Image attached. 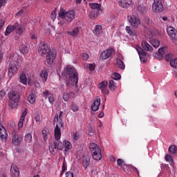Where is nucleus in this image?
Here are the masks:
<instances>
[{
	"instance_id": "9b49d317",
	"label": "nucleus",
	"mask_w": 177,
	"mask_h": 177,
	"mask_svg": "<svg viewBox=\"0 0 177 177\" xmlns=\"http://www.w3.org/2000/svg\"><path fill=\"white\" fill-rule=\"evenodd\" d=\"M10 175L12 177H19L20 176V171L18 167L15 164L11 165Z\"/></svg>"
},
{
	"instance_id": "4c0bfd02",
	"label": "nucleus",
	"mask_w": 177,
	"mask_h": 177,
	"mask_svg": "<svg viewBox=\"0 0 177 177\" xmlns=\"http://www.w3.org/2000/svg\"><path fill=\"white\" fill-rule=\"evenodd\" d=\"M89 6H90V8L93 10L95 9L99 10L100 8V5L97 3H90Z\"/></svg>"
},
{
	"instance_id": "a18cd8bd",
	"label": "nucleus",
	"mask_w": 177,
	"mask_h": 177,
	"mask_svg": "<svg viewBox=\"0 0 177 177\" xmlns=\"http://www.w3.org/2000/svg\"><path fill=\"white\" fill-rule=\"evenodd\" d=\"M108 82L106 81L102 82L99 84L100 88H104L107 87Z\"/></svg>"
},
{
	"instance_id": "de8ad7c7",
	"label": "nucleus",
	"mask_w": 177,
	"mask_h": 177,
	"mask_svg": "<svg viewBox=\"0 0 177 177\" xmlns=\"http://www.w3.org/2000/svg\"><path fill=\"white\" fill-rule=\"evenodd\" d=\"M41 133H42V136H43L44 140V141H47V140H48V135H47L46 130H42L41 131Z\"/></svg>"
},
{
	"instance_id": "79ce46f5",
	"label": "nucleus",
	"mask_w": 177,
	"mask_h": 177,
	"mask_svg": "<svg viewBox=\"0 0 177 177\" xmlns=\"http://www.w3.org/2000/svg\"><path fill=\"white\" fill-rule=\"evenodd\" d=\"M89 148L91 149V150L92 151H94L96 149H100L98 147V146L96 144H95V143H91L90 145H89Z\"/></svg>"
},
{
	"instance_id": "1a4fd4ad",
	"label": "nucleus",
	"mask_w": 177,
	"mask_h": 177,
	"mask_svg": "<svg viewBox=\"0 0 177 177\" xmlns=\"http://www.w3.org/2000/svg\"><path fill=\"white\" fill-rule=\"evenodd\" d=\"M75 11L74 10H68L66 12V24L71 23L73 19H75Z\"/></svg>"
},
{
	"instance_id": "f257e3e1",
	"label": "nucleus",
	"mask_w": 177,
	"mask_h": 177,
	"mask_svg": "<svg viewBox=\"0 0 177 177\" xmlns=\"http://www.w3.org/2000/svg\"><path fill=\"white\" fill-rule=\"evenodd\" d=\"M62 75L68 77V82L66 83L67 86H72L78 88V72H77L75 68L71 65L66 66L62 73Z\"/></svg>"
},
{
	"instance_id": "c03bdc74",
	"label": "nucleus",
	"mask_w": 177,
	"mask_h": 177,
	"mask_svg": "<svg viewBox=\"0 0 177 177\" xmlns=\"http://www.w3.org/2000/svg\"><path fill=\"white\" fill-rule=\"evenodd\" d=\"M137 10H138V12H140V13L143 14L145 12V7L144 6L138 5V7H137Z\"/></svg>"
},
{
	"instance_id": "603ef678",
	"label": "nucleus",
	"mask_w": 177,
	"mask_h": 177,
	"mask_svg": "<svg viewBox=\"0 0 177 177\" xmlns=\"http://www.w3.org/2000/svg\"><path fill=\"white\" fill-rule=\"evenodd\" d=\"M20 51L23 54L27 53L28 52V46H24L21 48H20Z\"/></svg>"
},
{
	"instance_id": "680f3d73",
	"label": "nucleus",
	"mask_w": 177,
	"mask_h": 177,
	"mask_svg": "<svg viewBox=\"0 0 177 177\" xmlns=\"http://www.w3.org/2000/svg\"><path fill=\"white\" fill-rule=\"evenodd\" d=\"M102 94H109V91L106 90V88H100Z\"/></svg>"
},
{
	"instance_id": "4be33fe9",
	"label": "nucleus",
	"mask_w": 177,
	"mask_h": 177,
	"mask_svg": "<svg viewBox=\"0 0 177 177\" xmlns=\"http://www.w3.org/2000/svg\"><path fill=\"white\" fill-rule=\"evenodd\" d=\"M93 32L96 37H100L102 33V27L101 25H96Z\"/></svg>"
},
{
	"instance_id": "e433bc0d",
	"label": "nucleus",
	"mask_w": 177,
	"mask_h": 177,
	"mask_svg": "<svg viewBox=\"0 0 177 177\" xmlns=\"http://www.w3.org/2000/svg\"><path fill=\"white\" fill-rule=\"evenodd\" d=\"M64 148L71 150L73 148L72 144L69 141H64Z\"/></svg>"
},
{
	"instance_id": "39448f33",
	"label": "nucleus",
	"mask_w": 177,
	"mask_h": 177,
	"mask_svg": "<svg viewBox=\"0 0 177 177\" xmlns=\"http://www.w3.org/2000/svg\"><path fill=\"white\" fill-rule=\"evenodd\" d=\"M128 21H129L130 24L133 26L134 28H138L140 25V20L138 17L131 15L128 16Z\"/></svg>"
},
{
	"instance_id": "bb28decb",
	"label": "nucleus",
	"mask_w": 177,
	"mask_h": 177,
	"mask_svg": "<svg viewBox=\"0 0 177 177\" xmlns=\"http://www.w3.org/2000/svg\"><path fill=\"white\" fill-rule=\"evenodd\" d=\"M14 30H15V24L14 25H8L6 32H5V35L6 36H8L11 32H12Z\"/></svg>"
},
{
	"instance_id": "37998d69",
	"label": "nucleus",
	"mask_w": 177,
	"mask_h": 177,
	"mask_svg": "<svg viewBox=\"0 0 177 177\" xmlns=\"http://www.w3.org/2000/svg\"><path fill=\"white\" fill-rule=\"evenodd\" d=\"M78 105H77L75 103L73 102L72 104H71V110L73 111V112H77L78 111Z\"/></svg>"
},
{
	"instance_id": "49530a36",
	"label": "nucleus",
	"mask_w": 177,
	"mask_h": 177,
	"mask_svg": "<svg viewBox=\"0 0 177 177\" xmlns=\"http://www.w3.org/2000/svg\"><path fill=\"white\" fill-rule=\"evenodd\" d=\"M146 39H149L153 37V35L150 30H147L145 35Z\"/></svg>"
},
{
	"instance_id": "09e8293b",
	"label": "nucleus",
	"mask_w": 177,
	"mask_h": 177,
	"mask_svg": "<svg viewBox=\"0 0 177 177\" xmlns=\"http://www.w3.org/2000/svg\"><path fill=\"white\" fill-rule=\"evenodd\" d=\"M34 120L36 122L37 124H39L41 122L40 115L39 114L35 115L34 117Z\"/></svg>"
},
{
	"instance_id": "7c9ffc66",
	"label": "nucleus",
	"mask_w": 177,
	"mask_h": 177,
	"mask_svg": "<svg viewBox=\"0 0 177 177\" xmlns=\"http://www.w3.org/2000/svg\"><path fill=\"white\" fill-rule=\"evenodd\" d=\"M67 33L72 37H76L80 33V29H78V28H75L73 31H69Z\"/></svg>"
},
{
	"instance_id": "a19ab883",
	"label": "nucleus",
	"mask_w": 177,
	"mask_h": 177,
	"mask_svg": "<svg viewBox=\"0 0 177 177\" xmlns=\"http://www.w3.org/2000/svg\"><path fill=\"white\" fill-rule=\"evenodd\" d=\"M132 167V165L125 164L123 165L122 169L126 172H129V171H131V167Z\"/></svg>"
},
{
	"instance_id": "4d7b16f0",
	"label": "nucleus",
	"mask_w": 177,
	"mask_h": 177,
	"mask_svg": "<svg viewBox=\"0 0 177 177\" xmlns=\"http://www.w3.org/2000/svg\"><path fill=\"white\" fill-rule=\"evenodd\" d=\"M117 164H118V165H119V166L121 167L122 168H123L124 165H125V164L124 163L123 160H122V159H118V162H117Z\"/></svg>"
},
{
	"instance_id": "052dcab7",
	"label": "nucleus",
	"mask_w": 177,
	"mask_h": 177,
	"mask_svg": "<svg viewBox=\"0 0 177 177\" xmlns=\"http://www.w3.org/2000/svg\"><path fill=\"white\" fill-rule=\"evenodd\" d=\"M27 113H28V109H25V111H24V112L22 113V116L21 117V119L24 120H25V117L27 115Z\"/></svg>"
},
{
	"instance_id": "0eeeda50",
	"label": "nucleus",
	"mask_w": 177,
	"mask_h": 177,
	"mask_svg": "<svg viewBox=\"0 0 177 177\" xmlns=\"http://www.w3.org/2000/svg\"><path fill=\"white\" fill-rule=\"evenodd\" d=\"M115 53V50L113 48L107 49L106 50L103 51L100 56V59H106L109 57L113 56V55Z\"/></svg>"
},
{
	"instance_id": "774afa93",
	"label": "nucleus",
	"mask_w": 177,
	"mask_h": 177,
	"mask_svg": "<svg viewBox=\"0 0 177 177\" xmlns=\"http://www.w3.org/2000/svg\"><path fill=\"white\" fill-rule=\"evenodd\" d=\"M131 167V170L134 171V172H136V174H138L139 175V171L138 170V169L133 166L129 167Z\"/></svg>"
},
{
	"instance_id": "5fc2aeb1",
	"label": "nucleus",
	"mask_w": 177,
	"mask_h": 177,
	"mask_svg": "<svg viewBox=\"0 0 177 177\" xmlns=\"http://www.w3.org/2000/svg\"><path fill=\"white\" fill-rule=\"evenodd\" d=\"M127 32L130 35V36H134L133 32L131 30L130 26L126 27Z\"/></svg>"
},
{
	"instance_id": "a211bd4d",
	"label": "nucleus",
	"mask_w": 177,
	"mask_h": 177,
	"mask_svg": "<svg viewBox=\"0 0 177 177\" xmlns=\"http://www.w3.org/2000/svg\"><path fill=\"white\" fill-rule=\"evenodd\" d=\"M140 55V59L142 62H146L149 57V54H148L145 50H141V52H140V55Z\"/></svg>"
},
{
	"instance_id": "20e7f679",
	"label": "nucleus",
	"mask_w": 177,
	"mask_h": 177,
	"mask_svg": "<svg viewBox=\"0 0 177 177\" xmlns=\"http://www.w3.org/2000/svg\"><path fill=\"white\" fill-rule=\"evenodd\" d=\"M152 10L156 13H160L164 10L162 0H153Z\"/></svg>"
},
{
	"instance_id": "5701e85b",
	"label": "nucleus",
	"mask_w": 177,
	"mask_h": 177,
	"mask_svg": "<svg viewBox=\"0 0 177 177\" xmlns=\"http://www.w3.org/2000/svg\"><path fill=\"white\" fill-rule=\"evenodd\" d=\"M100 105V99L95 100L93 104L91 106L92 111L94 112L98 111Z\"/></svg>"
},
{
	"instance_id": "dca6fc26",
	"label": "nucleus",
	"mask_w": 177,
	"mask_h": 177,
	"mask_svg": "<svg viewBox=\"0 0 177 177\" xmlns=\"http://www.w3.org/2000/svg\"><path fill=\"white\" fill-rule=\"evenodd\" d=\"M15 30L17 35H21L24 32V26L21 24H19V22H16L14 24Z\"/></svg>"
},
{
	"instance_id": "69168bd1",
	"label": "nucleus",
	"mask_w": 177,
	"mask_h": 177,
	"mask_svg": "<svg viewBox=\"0 0 177 177\" xmlns=\"http://www.w3.org/2000/svg\"><path fill=\"white\" fill-rule=\"evenodd\" d=\"M82 57L83 60H87L88 58V53H82Z\"/></svg>"
},
{
	"instance_id": "9d476101",
	"label": "nucleus",
	"mask_w": 177,
	"mask_h": 177,
	"mask_svg": "<svg viewBox=\"0 0 177 177\" xmlns=\"http://www.w3.org/2000/svg\"><path fill=\"white\" fill-rule=\"evenodd\" d=\"M18 68V63L16 61H12L10 63V67L8 69L9 75H12L14 73H16Z\"/></svg>"
},
{
	"instance_id": "2eb2a0df",
	"label": "nucleus",
	"mask_w": 177,
	"mask_h": 177,
	"mask_svg": "<svg viewBox=\"0 0 177 177\" xmlns=\"http://www.w3.org/2000/svg\"><path fill=\"white\" fill-rule=\"evenodd\" d=\"M43 95L45 99L48 98L49 103L53 104V102H55V97L52 93H50L49 91H44Z\"/></svg>"
},
{
	"instance_id": "6ab92c4d",
	"label": "nucleus",
	"mask_w": 177,
	"mask_h": 177,
	"mask_svg": "<svg viewBox=\"0 0 177 177\" xmlns=\"http://www.w3.org/2000/svg\"><path fill=\"white\" fill-rule=\"evenodd\" d=\"M141 45H142V48L145 50L149 51V52H152L153 50V47L151 45H149L146 41H142L141 42Z\"/></svg>"
},
{
	"instance_id": "aec40b11",
	"label": "nucleus",
	"mask_w": 177,
	"mask_h": 177,
	"mask_svg": "<svg viewBox=\"0 0 177 177\" xmlns=\"http://www.w3.org/2000/svg\"><path fill=\"white\" fill-rule=\"evenodd\" d=\"M75 93L74 92H70V93H64L63 94V100L64 102H68L70 99H72L75 97Z\"/></svg>"
},
{
	"instance_id": "58836bf2",
	"label": "nucleus",
	"mask_w": 177,
	"mask_h": 177,
	"mask_svg": "<svg viewBox=\"0 0 177 177\" xmlns=\"http://www.w3.org/2000/svg\"><path fill=\"white\" fill-rule=\"evenodd\" d=\"M118 66L120 68L124 70L125 68V65L124 62L120 59H117Z\"/></svg>"
},
{
	"instance_id": "b1692460",
	"label": "nucleus",
	"mask_w": 177,
	"mask_h": 177,
	"mask_svg": "<svg viewBox=\"0 0 177 177\" xmlns=\"http://www.w3.org/2000/svg\"><path fill=\"white\" fill-rule=\"evenodd\" d=\"M48 73L46 70H42L40 73V77L43 82H46L48 80Z\"/></svg>"
},
{
	"instance_id": "c9c22d12",
	"label": "nucleus",
	"mask_w": 177,
	"mask_h": 177,
	"mask_svg": "<svg viewBox=\"0 0 177 177\" xmlns=\"http://www.w3.org/2000/svg\"><path fill=\"white\" fill-rule=\"evenodd\" d=\"M168 151L169 153L174 154L177 151V147L175 145H171V147H169Z\"/></svg>"
},
{
	"instance_id": "2f4dec72",
	"label": "nucleus",
	"mask_w": 177,
	"mask_h": 177,
	"mask_svg": "<svg viewBox=\"0 0 177 177\" xmlns=\"http://www.w3.org/2000/svg\"><path fill=\"white\" fill-rule=\"evenodd\" d=\"M18 104H19V102H16L15 100H12L10 99V100H9V106H10V108H11L12 109H15V108L17 107Z\"/></svg>"
},
{
	"instance_id": "0e129e2a",
	"label": "nucleus",
	"mask_w": 177,
	"mask_h": 177,
	"mask_svg": "<svg viewBox=\"0 0 177 177\" xmlns=\"http://www.w3.org/2000/svg\"><path fill=\"white\" fill-rule=\"evenodd\" d=\"M24 120H22V119L20 118V120L18 123L19 129L22 128V127L24 126Z\"/></svg>"
},
{
	"instance_id": "338daca9",
	"label": "nucleus",
	"mask_w": 177,
	"mask_h": 177,
	"mask_svg": "<svg viewBox=\"0 0 177 177\" xmlns=\"http://www.w3.org/2000/svg\"><path fill=\"white\" fill-rule=\"evenodd\" d=\"M95 66L94 64H90L88 66V68L90 71H93L95 70Z\"/></svg>"
},
{
	"instance_id": "4468645a",
	"label": "nucleus",
	"mask_w": 177,
	"mask_h": 177,
	"mask_svg": "<svg viewBox=\"0 0 177 177\" xmlns=\"http://www.w3.org/2000/svg\"><path fill=\"white\" fill-rule=\"evenodd\" d=\"M8 97L10 100L17 102H19L20 100V95L19 93L17 91H12L10 93Z\"/></svg>"
},
{
	"instance_id": "3c124183",
	"label": "nucleus",
	"mask_w": 177,
	"mask_h": 177,
	"mask_svg": "<svg viewBox=\"0 0 177 177\" xmlns=\"http://www.w3.org/2000/svg\"><path fill=\"white\" fill-rule=\"evenodd\" d=\"M170 65L172 67L177 68V59L170 61Z\"/></svg>"
},
{
	"instance_id": "8fccbe9b",
	"label": "nucleus",
	"mask_w": 177,
	"mask_h": 177,
	"mask_svg": "<svg viewBox=\"0 0 177 177\" xmlns=\"http://www.w3.org/2000/svg\"><path fill=\"white\" fill-rule=\"evenodd\" d=\"M73 138L75 141H77V140H78V139H80V136L78 135V133H77V131H74L73 133Z\"/></svg>"
},
{
	"instance_id": "e2e57ef3",
	"label": "nucleus",
	"mask_w": 177,
	"mask_h": 177,
	"mask_svg": "<svg viewBox=\"0 0 177 177\" xmlns=\"http://www.w3.org/2000/svg\"><path fill=\"white\" fill-rule=\"evenodd\" d=\"M66 177H74V173L72 171H67L66 173Z\"/></svg>"
},
{
	"instance_id": "f03ea898",
	"label": "nucleus",
	"mask_w": 177,
	"mask_h": 177,
	"mask_svg": "<svg viewBox=\"0 0 177 177\" xmlns=\"http://www.w3.org/2000/svg\"><path fill=\"white\" fill-rule=\"evenodd\" d=\"M38 51L40 55L47 54L46 57L47 64L50 65L53 64L57 56V53L51 51L48 44H46L44 42L41 43V46L38 48Z\"/></svg>"
},
{
	"instance_id": "f3484780",
	"label": "nucleus",
	"mask_w": 177,
	"mask_h": 177,
	"mask_svg": "<svg viewBox=\"0 0 177 177\" xmlns=\"http://www.w3.org/2000/svg\"><path fill=\"white\" fill-rule=\"evenodd\" d=\"M66 14H67V11L64 9H61L59 12V18L63 19L62 24V26H64L65 24H66Z\"/></svg>"
},
{
	"instance_id": "393cba45",
	"label": "nucleus",
	"mask_w": 177,
	"mask_h": 177,
	"mask_svg": "<svg viewBox=\"0 0 177 177\" xmlns=\"http://www.w3.org/2000/svg\"><path fill=\"white\" fill-rule=\"evenodd\" d=\"M35 100H36L35 95L33 91H32L29 93V96H28V102H29V103L30 104H34L35 102Z\"/></svg>"
},
{
	"instance_id": "cd10ccee",
	"label": "nucleus",
	"mask_w": 177,
	"mask_h": 177,
	"mask_svg": "<svg viewBox=\"0 0 177 177\" xmlns=\"http://www.w3.org/2000/svg\"><path fill=\"white\" fill-rule=\"evenodd\" d=\"M165 49V47L158 49V56L160 59H162L166 55Z\"/></svg>"
},
{
	"instance_id": "f704fd0d",
	"label": "nucleus",
	"mask_w": 177,
	"mask_h": 177,
	"mask_svg": "<svg viewBox=\"0 0 177 177\" xmlns=\"http://www.w3.org/2000/svg\"><path fill=\"white\" fill-rule=\"evenodd\" d=\"M32 140V136L30 133H28V134L25 135V142L27 143H30Z\"/></svg>"
},
{
	"instance_id": "c756f323",
	"label": "nucleus",
	"mask_w": 177,
	"mask_h": 177,
	"mask_svg": "<svg viewBox=\"0 0 177 177\" xmlns=\"http://www.w3.org/2000/svg\"><path fill=\"white\" fill-rule=\"evenodd\" d=\"M54 144L57 150L62 151L64 149V145L62 142H54Z\"/></svg>"
},
{
	"instance_id": "423d86ee",
	"label": "nucleus",
	"mask_w": 177,
	"mask_h": 177,
	"mask_svg": "<svg viewBox=\"0 0 177 177\" xmlns=\"http://www.w3.org/2000/svg\"><path fill=\"white\" fill-rule=\"evenodd\" d=\"M12 144L15 146L20 145L21 142L23 141V138L17 135L16 130L12 131Z\"/></svg>"
},
{
	"instance_id": "ddd939ff",
	"label": "nucleus",
	"mask_w": 177,
	"mask_h": 177,
	"mask_svg": "<svg viewBox=\"0 0 177 177\" xmlns=\"http://www.w3.org/2000/svg\"><path fill=\"white\" fill-rule=\"evenodd\" d=\"M0 138L3 141L8 139V133L3 127V124L0 122Z\"/></svg>"
},
{
	"instance_id": "72a5a7b5",
	"label": "nucleus",
	"mask_w": 177,
	"mask_h": 177,
	"mask_svg": "<svg viewBox=\"0 0 177 177\" xmlns=\"http://www.w3.org/2000/svg\"><path fill=\"white\" fill-rule=\"evenodd\" d=\"M20 80H21V82L24 85H26V84H27V77H26L25 73H22V74L20 75Z\"/></svg>"
},
{
	"instance_id": "f8f14e48",
	"label": "nucleus",
	"mask_w": 177,
	"mask_h": 177,
	"mask_svg": "<svg viewBox=\"0 0 177 177\" xmlns=\"http://www.w3.org/2000/svg\"><path fill=\"white\" fill-rule=\"evenodd\" d=\"M132 4V0H120L118 5L124 9H127L131 7Z\"/></svg>"
},
{
	"instance_id": "a878e982",
	"label": "nucleus",
	"mask_w": 177,
	"mask_h": 177,
	"mask_svg": "<svg viewBox=\"0 0 177 177\" xmlns=\"http://www.w3.org/2000/svg\"><path fill=\"white\" fill-rule=\"evenodd\" d=\"M149 43L153 48H158L160 45V42L158 39H152L149 41Z\"/></svg>"
},
{
	"instance_id": "6e6552de",
	"label": "nucleus",
	"mask_w": 177,
	"mask_h": 177,
	"mask_svg": "<svg viewBox=\"0 0 177 177\" xmlns=\"http://www.w3.org/2000/svg\"><path fill=\"white\" fill-rule=\"evenodd\" d=\"M167 33L172 40L177 39V30L174 28V26H169L167 28Z\"/></svg>"
},
{
	"instance_id": "6e6d98bb",
	"label": "nucleus",
	"mask_w": 177,
	"mask_h": 177,
	"mask_svg": "<svg viewBox=\"0 0 177 177\" xmlns=\"http://www.w3.org/2000/svg\"><path fill=\"white\" fill-rule=\"evenodd\" d=\"M112 78H113V80H120L121 78V75L118 73H115L113 76H112Z\"/></svg>"
},
{
	"instance_id": "13d9d810",
	"label": "nucleus",
	"mask_w": 177,
	"mask_h": 177,
	"mask_svg": "<svg viewBox=\"0 0 177 177\" xmlns=\"http://www.w3.org/2000/svg\"><path fill=\"white\" fill-rule=\"evenodd\" d=\"M57 17V12L55 10H53L50 14V18L54 21Z\"/></svg>"
},
{
	"instance_id": "864d4df0",
	"label": "nucleus",
	"mask_w": 177,
	"mask_h": 177,
	"mask_svg": "<svg viewBox=\"0 0 177 177\" xmlns=\"http://www.w3.org/2000/svg\"><path fill=\"white\" fill-rule=\"evenodd\" d=\"M165 60L167 61H171L173 58V55L171 54H165Z\"/></svg>"
},
{
	"instance_id": "473e14b6",
	"label": "nucleus",
	"mask_w": 177,
	"mask_h": 177,
	"mask_svg": "<svg viewBox=\"0 0 177 177\" xmlns=\"http://www.w3.org/2000/svg\"><path fill=\"white\" fill-rule=\"evenodd\" d=\"M48 149H49L50 153H51L52 154H53V155L56 154L55 149H57V148H56V146L54 142L49 145Z\"/></svg>"
},
{
	"instance_id": "c85d7f7f",
	"label": "nucleus",
	"mask_w": 177,
	"mask_h": 177,
	"mask_svg": "<svg viewBox=\"0 0 177 177\" xmlns=\"http://www.w3.org/2000/svg\"><path fill=\"white\" fill-rule=\"evenodd\" d=\"M82 165L85 170L88 169V167L90 165V160L88 158H84L82 161Z\"/></svg>"
},
{
	"instance_id": "ea45409f",
	"label": "nucleus",
	"mask_w": 177,
	"mask_h": 177,
	"mask_svg": "<svg viewBox=\"0 0 177 177\" xmlns=\"http://www.w3.org/2000/svg\"><path fill=\"white\" fill-rule=\"evenodd\" d=\"M109 88L110 90H111V91H115V82L113 80H110V81H109Z\"/></svg>"
},
{
	"instance_id": "bf43d9fd",
	"label": "nucleus",
	"mask_w": 177,
	"mask_h": 177,
	"mask_svg": "<svg viewBox=\"0 0 177 177\" xmlns=\"http://www.w3.org/2000/svg\"><path fill=\"white\" fill-rule=\"evenodd\" d=\"M165 160L166 161H168V162H174V160H173V158L171 156H165Z\"/></svg>"
},
{
	"instance_id": "7ed1b4c3",
	"label": "nucleus",
	"mask_w": 177,
	"mask_h": 177,
	"mask_svg": "<svg viewBox=\"0 0 177 177\" xmlns=\"http://www.w3.org/2000/svg\"><path fill=\"white\" fill-rule=\"evenodd\" d=\"M64 112L62 111H59V113H56L54 116L53 124L56 126L54 130L55 139L59 141L62 137L61 128L64 127V122L62 120V115Z\"/></svg>"
},
{
	"instance_id": "412c9836",
	"label": "nucleus",
	"mask_w": 177,
	"mask_h": 177,
	"mask_svg": "<svg viewBox=\"0 0 177 177\" xmlns=\"http://www.w3.org/2000/svg\"><path fill=\"white\" fill-rule=\"evenodd\" d=\"M92 156L95 160H100L102 159L101 150L100 149H97L92 154Z\"/></svg>"
}]
</instances>
